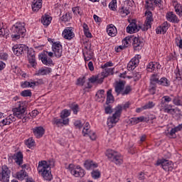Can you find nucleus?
I'll return each mask as SVG.
<instances>
[{"mask_svg": "<svg viewBox=\"0 0 182 182\" xmlns=\"http://www.w3.org/2000/svg\"><path fill=\"white\" fill-rule=\"evenodd\" d=\"M71 110H73L74 114H77L79 112V105L76 103H73L70 105Z\"/></svg>", "mask_w": 182, "mask_h": 182, "instance_id": "09e8293b", "label": "nucleus"}, {"mask_svg": "<svg viewBox=\"0 0 182 182\" xmlns=\"http://www.w3.org/2000/svg\"><path fill=\"white\" fill-rule=\"evenodd\" d=\"M176 46L179 48V49H182V39L181 37H177L176 38Z\"/></svg>", "mask_w": 182, "mask_h": 182, "instance_id": "69168bd1", "label": "nucleus"}, {"mask_svg": "<svg viewBox=\"0 0 182 182\" xmlns=\"http://www.w3.org/2000/svg\"><path fill=\"white\" fill-rule=\"evenodd\" d=\"M83 56L85 62H89V60L93 58V53H92L90 50H87L83 53Z\"/></svg>", "mask_w": 182, "mask_h": 182, "instance_id": "79ce46f5", "label": "nucleus"}, {"mask_svg": "<svg viewBox=\"0 0 182 182\" xmlns=\"http://www.w3.org/2000/svg\"><path fill=\"white\" fill-rule=\"evenodd\" d=\"M15 120H16L15 117L11 114L0 122V127H4V126H9V124H11V123L13 122H15Z\"/></svg>", "mask_w": 182, "mask_h": 182, "instance_id": "a211bd4d", "label": "nucleus"}, {"mask_svg": "<svg viewBox=\"0 0 182 182\" xmlns=\"http://www.w3.org/2000/svg\"><path fill=\"white\" fill-rule=\"evenodd\" d=\"M70 116V111L69 109H64L60 112V117L63 120H65L66 117H69Z\"/></svg>", "mask_w": 182, "mask_h": 182, "instance_id": "a18cd8bd", "label": "nucleus"}, {"mask_svg": "<svg viewBox=\"0 0 182 182\" xmlns=\"http://www.w3.org/2000/svg\"><path fill=\"white\" fill-rule=\"evenodd\" d=\"M62 36L68 41H70L75 38V33H73L72 27H67L63 31Z\"/></svg>", "mask_w": 182, "mask_h": 182, "instance_id": "ddd939ff", "label": "nucleus"}, {"mask_svg": "<svg viewBox=\"0 0 182 182\" xmlns=\"http://www.w3.org/2000/svg\"><path fill=\"white\" fill-rule=\"evenodd\" d=\"M21 87H23V89H26V87L33 88L36 86V83L32 81L31 82L24 81L21 83Z\"/></svg>", "mask_w": 182, "mask_h": 182, "instance_id": "58836bf2", "label": "nucleus"}, {"mask_svg": "<svg viewBox=\"0 0 182 182\" xmlns=\"http://www.w3.org/2000/svg\"><path fill=\"white\" fill-rule=\"evenodd\" d=\"M106 156L111 161L115 163V164H122V163H123V157H122L120 153L117 151L108 149L107 150Z\"/></svg>", "mask_w": 182, "mask_h": 182, "instance_id": "423d86ee", "label": "nucleus"}, {"mask_svg": "<svg viewBox=\"0 0 182 182\" xmlns=\"http://www.w3.org/2000/svg\"><path fill=\"white\" fill-rule=\"evenodd\" d=\"M156 166H161L165 171H173V162L171 161L166 159L159 160L156 163Z\"/></svg>", "mask_w": 182, "mask_h": 182, "instance_id": "1a4fd4ad", "label": "nucleus"}, {"mask_svg": "<svg viewBox=\"0 0 182 182\" xmlns=\"http://www.w3.org/2000/svg\"><path fill=\"white\" fill-rule=\"evenodd\" d=\"M157 89V85L156 83L150 82L149 92L151 95H155Z\"/></svg>", "mask_w": 182, "mask_h": 182, "instance_id": "c03bdc74", "label": "nucleus"}, {"mask_svg": "<svg viewBox=\"0 0 182 182\" xmlns=\"http://www.w3.org/2000/svg\"><path fill=\"white\" fill-rule=\"evenodd\" d=\"M141 58V56H140V55H135V57H134L127 65L128 70H134V69L137 68L139 63H140Z\"/></svg>", "mask_w": 182, "mask_h": 182, "instance_id": "9b49d317", "label": "nucleus"}, {"mask_svg": "<svg viewBox=\"0 0 182 182\" xmlns=\"http://www.w3.org/2000/svg\"><path fill=\"white\" fill-rule=\"evenodd\" d=\"M112 102H114V97H113V95L112 94V89H110L107 92L106 103L107 105H109V103H112Z\"/></svg>", "mask_w": 182, "mask_h": 182, "instance_id": "ea45409f", "label": "nucleus"}, {"mask_svg": "<svg viewBox=\"0 0 182 182\" xmlns=\"http://www.w3.org/2000/svg\"><path fill=\"white\" fill-rule=\"evenodd\" d=\"M73 12L74 15H80V16H82V11L80 10V7L79 6L73 7Z\"/></svg>", "mask_w": 182, "mask_h": 182, "instance_id": "bf43d9fd", "label": "nucleus"}, {"mask_svg": "<svg viewBox=\"0 0 182 182\" xmlns=\"http://www.w3.org/2000/svg\"><path fill=\"white\" fill-rule=\"evenodd\" d=\"M145 15L146 16L145 22L151 26L153 22H154V18H153V13H151L150 11H148L145 12Z\"/></svg>", "mask_w": 182, "mask_h": 182, "instance_id": "f704fd0d", "label": "nucleus"}, {"mask_svg": "<svg viewBox=\"0 0 182 182\" xmlns=\"http://www.w3.org/2000/svg\"><path fill=\"white\" fill-rule=\"evenodd\" d=\"M25 144L28 147V149H32V147L35 146V140L32 138H29L25 141Z\"/></svg>", "mask_w": 182, "mask_h": 182, "instance_id": "de8ad7c7", "label": "nucleus"}, {"mask_svg": "<svg viewBox=\"0 0 182 182\" xmlns=\"http://www.w3.org/2000/svg\"><path fill=\"white\" fill-rule=\"evenodd\" d=\"M115 112L112 117H108L107 124L109 129H112L120 120V116H122V112H123V107L119 105L114 108Z\"/></svg>", "mask_w": 182, "mask_h": 182, "instance_id": "20e7f679", "label": "nucleus"}, {"mask_svg": "<svg viewBox=\"0 0 182 182\" xmlns=\"http://www.w3.org/2000/svg\"><path fill=\"white\" fill-rule=\"evenodd\" d=\"M5 28H4V23H0V38L5 36Z\"/></svg>", "mask_w": 182, "mask_h": 182, "instance_id": "e2e57ef3", "label": "nucleus"}, {"mask_svg": "<svg viewBox=\"0 0 182 182\" xmlns=\"http://www.w3.org/2000/svg\"><path fill=\"white\" fill-rule=\"evenodd\" d=\"M88 80L90 83H97L98 85H102V83H103V78H102L100 74L92 75L88 78Z\"/></svg>", "mask_w": 182, "mask_h": 182, "instance_id": "cd10ccee", "label": "nucleus"}, {"mask_svg": "<svg viewBox=\"0 0 182 182\" xmlns=\"http://www.w3.org/2000/svg\"><path fill=\"white\" fill-rule=\"evenodd\" d=\"M176 133H177V130L175 129V128H172L167 134V136L170 137V139H176Z\"/></svg>", "mask_w": 182, "mask_h": 182, "instance_id": "4d7b16f0", "label": "nucleus"}, {"mask_svg": "<svg viewBox=\"0 0 182 182\" xmlns=\"http://www.w3.org/2000/svg\"><path fill=\"white\" fill-rule=\"evenodd\" d=\"M31 8L33 12H38V11L42 8V0H33Z\"/></svg>", "mask_w": 182, "mask_h": 182, "instance_id": "c756f323", "label": "nucleus"}, {"mask_svg": "<svg viewBox=\"0 0 182 182\" xmlns=\"http://www.w3.org/2000/svg\"><path fill=\"white\" fill-rule=\"evenodd\" d=\"M91 132H92V131H90V128H83V129H82L83 136H87Z\"/></svg>", "mask_w": 182, "mask_h": 182, "instance_id": "774afa93", "label": "nucleus"}, {"mask_svg": "<svg viewBox=\"0 0 182 182\" xmlns=\"http://www.w3.org/2000/svg\"><path fill=\"white\" fill-rule=\"evenodd\" d=\"M132 42V38L130 37H126L122 40V45L125 47L127 48L129 46V43Z\"/></svg>", "mask_w": 182, "mask_h": 182, "instance_id": "680f3d73", "label": "nucleus"}, {"mask_svg": "<svg viewBox=\"0 0 182 182\" xmlns=\"http://www.w3.org/2000/svg\"><path fill=\"white\" fill-rule=\"evenodd\" d=\"M74 126L75 129H82V127H83V124H82V122L80 120L75 121Z\"/></svg>", "mask_w": 182, "mask_h": 182, "instance_id": "0e129e2a", "label": "nucleus"}, {"mask_svg": "<svg viewBox=\"0 0 182 182\" xmlns=\"http://www.w3.org/2000/svg\"><path fill=\"white\" fill-rule=\"evenodd\" d=\"M107 32L109 36L114 37L116 35H117V28H116V26H114L113 24H110L107 28Z\"/></svg>", "mask_w": 182, "mask_h": 182, "instance_id": "2f4dec72", "label": "nucleus"}, {"mask_svg": "<svg viewBox=\"0 0 182 182\" xmlns=\"http://www.w3.org/2000/svg\"><path fill=\"white\" fill-rule=\"evenodd\" d=\"M174 9L176 15L178 16H182V4L180 3H175L174 4Z\"/></svg>", "mask_w": 182, "mask_h": 182, "instance_id": "4c0bfd02", "label": "nucleus"}, {"mask_svg": "<svg viewBox=\"0 0 182 182\" xmlns=\"http://www.w3.org/2000/svg\"><path fill=\"white\" fill-rule=\"evenodd\" d=\"M173 103L176 106H181L182 105L181 97L178 96L175 97L174 99L173 100Z\"/></svg>", "mask_w": 182, "mask_h": 182, "instance_id": "5fc2aeb1", "label": "nucleus"}, {"mask_svg": "<svg viewBox=\"0 0 182 182\" xmlns=\"http://www.w3.org/2000/svg\"><path fill=\"white\" fill-rule=\"evenodd\" d=\"M50 22H52V17L49 15H44L41 18V23L44 25V26H49L50 25Z\"/></svg>", "mask_w": 182, "mask_h": 182, "instance_id": "72a5a7b5", "label": "nucleus"}, {"mask_svg": "<svg viewBox=\"0 0 182 182\" xmlns=\"http://www.w3.org/2000/svg\"><path fill=\"white\" fill-rule=\"evenodd\" d=\"M140 29V26H137L136 23L132 22L127 27V32L128 33H136V32H139Z\"/></svg>", "mask_w": 182, "mask_h": 182, "instance_id": "a878e982", "label": "nucleus"}, {"mask_svg": "<svg viewBox=\"0 0 182 182\" xmlns=\"http://www.w3.org/2000/svg\"><path fill=\"white\" fill-rule=\"evenodd\" d=\"M52 72V68L45 67L40 68L38 71H36V76H46V75H49Z\"/></svg>", "mask_w": 182, "mask_h": 182, "instance_id": "393cba45", "label": "nucleus"}, {"mask_svg": "<svg viewBox=\"0 0 182 182\" xmlns=\"http://www.w3.org/2000/svg\"><path fill=\"white\" fill-rule=\"evenodd\" d=\"M72 19V17L70 16V14L69 13H66L61 17V20L63 22H69Z\"/></svg>", "mask_w": 182, "mask_h": 182, "instance_id": "13d9d810", "label": "nucleus"}, {"mask_svg": "<svg viewBox=\"0 0 182 182\" xmlns=\"http://www.w3.org/2000/svg\"><path fill=\"white\" fill-rule=\"evenodd\" d=\"M132 45L134 48L141 49L143 48V41H140V38L137 37H134L132 38Z\"/></svg>", "mask_w": 182, "mask_h": 182, "instance_id": "473e14b6", "label": "nucleus"}, {"mask_svg": "<svg viewBox=\"0 0 182 182\" xmlns=\"http://www.w3.org/2000/svg\"><path fill=\"white\" fill-rule=\"evenodd\" d=\"M129 122L131 124H137L140 123V122H145V117L144 116L133 117L129 119Z\"/></svg>", "mask_w": 182, "mask_h": 182, "instance_id": "c9c22d12", "label": "nucleus"}, {"mask_svg": "<svg viewBox=\"0 0 182 182\" xmlns=\"http://www.w3.org/2000/svg\"><path fill=\"white\" fill-rule=\"evenodd\" d=\"M91 176L92 177V178H100V171H99V170H95L92 171V172L91 173Z\"/></svg>", "mask_w": 182, "mask_h": 182, "instance_id": "052dcab7", "label": "nucleus"}, {"mask_svg": "<svg viewBox=\"0 0 182 182\" xmlns=\"http://www.w3.org/2000/svg\"><path fill=\"white\" fill-rule=\"evenodd\" d=\"M139 28L141 29V31L144 32H146L149 31V29L151 28V26L145 21L142 26H139Z\"/></svg>", "mask_w": 182, "mask_h": 182, "instance_id": "603ef678", "label": "nucleus"}, {"mask_svg": "<svg viewBox=\"0 0 182 182\" xmlns=\"http://www.w3.org/2000/svg\"><path fill=\"white\" fill-rule=\"evenodd\" d=\"M55 167V160L50 159L48 161H41L38 163L37 168L38 174L42 176L44 180L47 181H51L53 176H52V171L50 168Z\"/></svg>", "mask_w": 182, "mask_h": 182, "instance_id": "f257e3e1", "label": "nucleus"}, {"mask_svg": "<svg viewBox=\"0 0 182 182\" xmlns=\"http://www.w3.org/2000/svg\"><path fill=\"white\" fill-rule=\"evenodd\" d=\"M53 52L55 58H60L62 56L63 48L60 43H54L52 46Z\"/></svg>", "mask_w": 182, "mask_h": 182, "instance_id": "f8f14e48", "label": "nucleus"}, {"mask_svg": "<svg viewBox=\"0 0 182 182\" xmlns=\"http://www.w3.org/2000/svg\"><path fill=\"white\" fill-rule=\"evenodd\" d=\"M161 105L165 113H168L169 114H174V113H176V109H173V105L164 104L163 100L161 101Z\"/></svg>", "mask_w": 182, "mask_h": 182, "instance_id": "aec40b11", "label": "nucleus"}, {"mask_svg": "<svg viewBox=\"0 0 182 182\" xmlns=\"http://www.w3.org/2000/svg\"><path fill=\"white\" fill-rule=\"evenodd\" d=\"M131 11H132V9H130V7L127 6H123L119 10V12L121 16H122V18L127 16V15H129V14H130Z\"/></svg>", "mask_w": 182, "mask_h": 182, "instance_id": "7c9ffc66", "label": "nucleus"}, {"mask_svg": "<svg viewBox=\"0 0 182 182\" xmlns=\"http://www.w3.org/2000/svg\"><path fill=\"white\" fill-rule=\"evenodd\" d=\"M168 28H170V23H168V22L167 21H165L156 29V32L158 34L162 33L163 35H164V33L167 32Z\"/></svg>", "mask_w": 182, "mask_h": 182, "instance_id": "2eb2a0df", "label": "nucleus"}, {"mask_svg": "<svg viewBox=\"0 0 182 182\" xmlns=\"http://www.w3.org/2000/svg\"><path fill=\"white\" fill-rule=\"evenodd\" d=\"M152 107H154V103H153V102H149L148 104L145 105L142 109L146 110L147 109H151Z\"/></svg>", "mask_w": 182, "mask_h": 182, "instance_id": "338daca9", "label": "nucleus"}, {"mask_svg": "<svg viewBox=\"0 0 182 182\" xmlns=\"http://www.w3.org/2000/svg\"><path fill=\"white\" fill-rule=\"evenodd\" d=\"M102 80H105V77L110 76V75H114V68H104V70L100 73Z\"/></svg>", "mask_w": 182, "mask_h": 182, "instance_id": "c85d7f7f", "label": "nucleus"}, {"mask_svg": "<svg viewBox=\"0 0 182 182\" xmlns=\"http://www.w3.org/2000/svg\"><path fill=\"white\" fill-rule=\"evenodd\" d=\"M26 28H25V23H16L11 28V39L12 41H18L25 36Z\"/></svg>", "mask_w": 182, "mask_h": 182, "instance_id": "7ed1b4c3", "label": "nucleus"}, {"mask_svg": "<svg viewBox=\"0 0 182 182\" xmlns=\"http://www.w3.org/2000/svg\"><path fill=\"white\" fill-rule=\"evenodd\" d=\"M40 58L41 62L43 65H46V66H52V65H53V60H52V58L48 57L46 54H41Z\"/></svg>", "mask_w": 182, "mask_h": 182, "instance_id": "412c9836", "label": "nucleus"}, {"mask_svg": "<svg viewBox=\"0 0 182 182\" xmlns=\"http://www.w3.org/2000/svg\"><path fill=\"white\" fill-rule=\"evenodd\" d=\"M32 131L37 139H41V137H43L45 134V129L42 127H36L32 129Z\"/></svg>", "mask_w": 182, "mask_h": 182, "instance_id": "dca6fc26", "label": "nucleus"}, {"mask_svg": "<svg viewBox=\"0 0 182 182\" xmlns=\"http://www.w3.org/2000/svg\"><path fill=\"white\" fill-rule=\"evenodd\" d=\"M159 74H153L151 76L150 78V83H159L160 82V80H159Z\"/></svg>", "mask_w": 182, "mask_h": 182, "instance_id": "49530a36", "label": "nucleus"}, {"mask_svg": "<svg viewBox=\"0 0 182 182\" xmlns=\"http://www.w3.org/2000/svg\"><path fill=\"white\" fill-rule=\"evenodd\" d=\"M124 86H126L125 81L121 80L116 82L114 85V90L117 96H119V95H122V96H126V95H129L130 92H132V86L127 85L125 88Z\"/></svg>", "mask_w": 182, "mask_h": 182, "instance_id": "39448f33", "label": "nucleus"}, {"mask_svg": "<svg viewBox=\"0 0 182 182\" xmlns=\"http://www.w3.org/2000/svg\"><path fill=\"white\" fill-rule=\"evenodd\" d=\"M159 85H161V86H165L167 87L170 86V81L167 78L164 77L159 80Z\"/></svg>", "mask_w": 182, "mask_h": 182, "instance_id": "37998d69", "label": "nucleus"}, {"mask_svg": "<svg viewBox=\"0 0 182 182\" xmlns=\"http://www.w3.org/2000/svg\"><path fill=\"white\" fill-rule=\"evenodd\" d=\"M84 166L86 170H93L94 168H97L98 165L92 160H86L84 163Z\"/></svg>", "mask_w": 182, "mask_h": 182, "instance_id": "bb28decb", "label": "nucleus"}, {"mask_svg": "<svg viewBox=\"0 0 182 182\" xmlns=\"http://www.w3.org/2000/svg\"><path fill=\"white\" fill-rule=\"evenodd\" d=\"M161 68V65H160V63L156 62H151L148 64L146 70L147 72H156V70H159Z\"/></svg>", "mask_w": 182, "mask_h": 182, "instance_id": "6ab92c4d", "label": "nucleus"}, {"mask_svg": "<svg viewBox=\"0 0 182 182\" xmlns=\"http://www.w3.org/2000/svg\"><path fill=\"white\" fill-rule=\"evenodd\" d=\"M12 158L14 159V160H15L16 164H18V166H21V164H23V154H22V152L18 151L14 154Z\"/></svg>", "mask_w": 182, "mask_h": 182, "instance_id": "4be33fe9", "label": "nucleus"}, {"mask_svg": "<svg viewBox=\"0 0 182 182\" xmlns=\"http://www.w3.org/2000/svg\"><path fill=\"white\" fill-rule=\"evenodd\" d=\"M154 5L160 7V5H161V0L159 1L157 0H147L146 1L145 8L146 9H151Z\"/></svg>", "mask_w": 182, "mask_h": 182, "instance_id": "5701e85b", "label": "nucleus"}, {"mask_svg": "<svg viewBox=\"0 0 182 182\" xmlns=\"http://www.w3.org/2000/svg\"><path fill=\"white\" fill-rule=\"evenodd\" d=\"M86 77H79L77 80V83L76 85L77 86H84L86 80Z\"/></svg>", "mask_w": 182, "mask_h": 182, "instance_id": "6e6d98bb", "label": "nucleus"}, {"mask_svg": "<svg viewBox=\"0 0 182 182\" xmlns=\"http://www.w3.org/2000/svg\"><path fill=\"white\" fill-rule=\"evenodd\" d=\"M11 171L6 165H4L1 167V173H0V181L9 182V176Z\"/></svg>", "mask_w": 182, "mask_h": 182, "instance_id": "6e6552de", "label": "nucleus"}, {"mask_svg": "<svg viewBox=\"0 0 182 182\" xmlns=\"http://www.w3.org/2000/svg\"><path fill=\"white\" fill-rule=\"evenodd\" d=\"M95 96L97 97V100H98L99 102H100L99 99H105V90H98Z\"/></svg>", "mask_w": 182, "mask_h": 182, "instance_id": "8fccbe9b", "label": "nucleus"}, {"mask_svg": "<svg viewBox=\"0 0 182 182\" xmlns=\"http://www.w3.org/2000/svg\"><path fill=\"white\" fill-rule=\"evenodd\" d=\"M21 95L23 97H31L32 96V92H31V90H25L21 92Z\"/></svg>", "mask_w": 182, "mask_h": 182, "instance_id": "864d4df0", "label": "nucleus"}, {"mask_svg": "<svg viewBox=\"0 0 182 182\" xmlns=\"http://www.w3.org/2000/svg\"><path fill=\"white\" fill-rule=\"evenodd\" d=\"M69 170L75 177H85V170L79 166H77L76 168H72V165H70Z\"/></svg>", "mask_w": 182, "mask_h": 182, "instance_id": "9d476101", "label": "nucleus"}, {"mask_svg": "<svg viewBox=\"0 0 182 182\" xmlns=\"http://www.w3.org/2000/svg\"><path fill=\"white\" fill-rule=\"evenodd\" d=\"M167 21L169 22H172V23H178L180 22V19L177 15L174 14L173 11H169L166 15Z\"/></svg>", "mask_w": 182, "mask_h": 182, "instance_id": "f3484780", "label": "nucleus"}, {"mask_svg": "<svg viewBox=\"0 0 182 182\" xmlns=\"http://www.w3.org/2000/svg\"><path fill=\"white\" fill-rule=\"evenodd\" d=\"M16 176L18 180H21V181H22L23 178H26L28 177V173L24 170H21L17 173Z\"/></svg>", "mask_w": 182, "mask_h": 182, "instance_id": "a19ab883", "label": "nucleus"}, {"mask_svg": "<svg viewBox=\"0 0 182 182\" xmlns=\"http://www.w3.org/2000/svg\"><path fill=\"white\" fill-rule=\"evenodd\" d=\"M14 116H16L18 119H21L22 123H26L29 122L31 117L29 115H25L26 112V105L23 102H18L16 103V107L12 109Z\"/></svg>", "mask_w": 182, "mask_h": 182, "instance_id": "f03ea898", "label": "nucleus"}, {"mask_svg": "<svg viewBox=\"0 0 182 182\" xmlns=\"http://www.w3.org/2000/svg\"><path fill=\"white\" fill-rule=\"evenodd\" d=\"M53 124H56L58 127H60V126H68L69 124V119H60L57 118L53 119Z\"/></svg>", "mask_w": 182, "mask_h": 182, "instance_id": "b1692460", "label": "nucleus"}, {"mask_svg": "<svg viewBox=\"0 0 182 182\" xmlns=\"http://www.w3.org/2000/svg\"><path fill=\"white\" fill-rule=\"evenodd\" d=\"M27 53L29 63L31 65L32 68H35L36 65H38L36 58L35 57V51H33V50H28Z\"/></svg>", "mask_w": 182, "mask_h": 182, "instance_id": "4468645a", "label": "nucleus"}, {"mask_svg": "<svg viewBox=\"0 0 182 182\" xmlns=\"http://www.w3.org/2000/svg\"><path fill=\"white\" fill-rule=\"evenodd\" d=\"M12 50L16 56H21V55H23L25 52H28L29 50V48L24 44L15 45L12 48Z\"/></svg>", "mask_w": 182, "mask_h": 182, "instance_id": "0eeeda50", "label": "nucleus"}, {"mask_svg": "<svg viewBox=\"0 0 182 182\" xmlns=\"http://www.w3.org/2000/svg\"><path fill=\"white\" fill-rule=\"evenodd\" d=\"M173 82L178 83V85H182L181 74L178 69L175 70V79L173 80Z\"/></svg>", "mask_w": 182, "mask_h": 182, "instance_id": "e433bc0d", "label": "nucleus"}, {"mask_svg": "<svg viewBox=\"0 0 182 182\" xmlns=\"http://www.w3.org/2000/svg\"><path fill=\"white\" fill-rule=\"evenodd\" d=\"M109 8L111 11H116L117 9V0H112V1L109 4Z\"/></svg>", "mask_w": 182, "mask_h": 182, "instance_id": "3c124183", "label": "nucleus"}]
</instances>
